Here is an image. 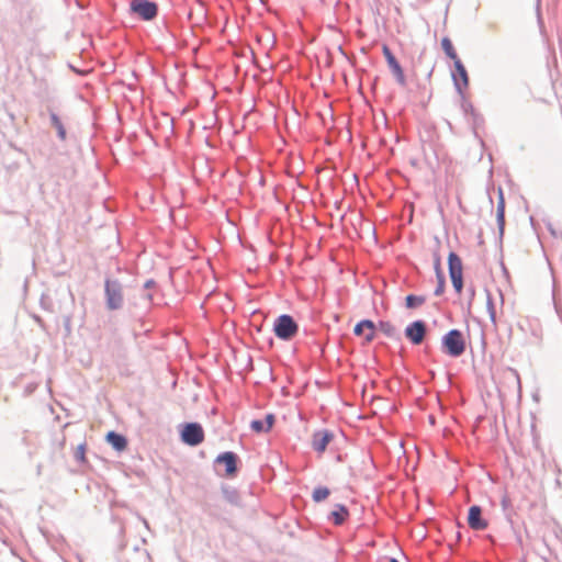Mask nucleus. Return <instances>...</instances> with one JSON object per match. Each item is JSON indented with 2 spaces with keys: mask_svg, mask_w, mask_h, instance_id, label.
<instances>
[{
  "mask_svg": "<svg viewBox=\"0 0 562 562\" xmlns=\"http://www.w3.org/2000/svg\"><path fill=\"white\" fill-rule=\"evenodd\" d=\"M10 119H11V121H14V119H15L14 114H10Z\"/></svg>",
  "mask_w": 562,
  "mask_h": 562,
  "instance_id": "31",
  "label": "nucleus"
},
{
  "mask_svg": "<svg viewBox=\"0 0 562 562\" xmlns=\"http://www.w3.org/2000/svg\"><path fill=\"white\" fill-rule=\"evenodd\" d=\"M130 9L133 14L143 21H153L157 18L158 4L150 0H131Z\"/></svg>",
  "mask_w": 562,
  "mask_h": 562,
  "instance_id": "4",
  "label": "nucleus"
},
{
  "mask_svg": "<svg viewBox=\"0 0 562 562\" xmlns=\"http://www.w3.org/2000/svg\"><path fill=\"white\" fill-rule=\"evenodd\" d=\"M145 296H146V299H147L148 301H151V300H153V295H151L150 293L145 294Z\"/></svg>",
  "mask_w": 562,
  "mask_h": 562,
  "instance_id": "30",
  "label": "nucleus"
},
{
  "mask_svg": "<svg viewBox=\"0 0 562 562\" xmlns=\"http://www.w3.org/2000/svg\"><path fill=\"white\" fill-rule=\"evenodd\" d=\"M496 213H497L498 227H499L501 233H503L504 225H505V201H504V198H503L502 193H501L499 201H498V204H497V212Z\"/></svg>",
  "mask_w": 562,
  "mask_h": 562,
  "instance_id": "17",
  "label": "nucleus"
},
{
  "mask_svg": "<svg viewBox=\"0 0 562 562\" xmlns=\"http://www.w3.org/2000/svg\"><path fill=\"white\" fill-rule=\"evenodd\" d=\"M238 457L236 453L232 451H226L217 456L215 463L216 464H224L225 465V473L224 475L227 477H233L236 475L238 468H237Z\"/></svg>",
  "mask_w": 562,
  "mask_h": 562,
  "instance_id": "8",
  "label": "nucleus"
},
{
  "mask_svg": "<svg viewBox=\"0 0 562 562\" xmlns=\"http://www.w3.org/2000/svg\"><path fill=\"white\" fill-rule=\"evenodd\" d=\"M104 299L109 311L121 310L124 305L123 284L116 279H105Z\"/></svg>",
  "mask_w": 562,
  "mask_h": 562,
  "instance_id": "1",
  "label": "nucleus"
},
{
  "mask_svg": "<svg viewBox=\"0 0 562 562\" xmlns=\"http://www.w3.org/2000/svg\"><path fill=\"white\" fill-rule=\"evenodd\" d=\"M452 78L458 92L462 93L463 89H467L469 86V76L464 65L460 59H457V61H454V70L452 72Z\"/></svg>",
  "mask_w": 562,
  "mask_h": 562,
  "instance_id": "10",
  "label": "nucleus"
},
{
  "mask_svg": "<svg viewBox=\"0 0 562 562\" xmlns=\"http://www.w3.org/2000/svg\"><path fill=\"white\" fill-rule=\"evenodd\" d=\"M226 494V498L231 502V503H235L236 502V498H237V494L235 491H232V492H225Z\"/></svg>",
  "mask_w": 562,
  "mask_h": 562,
  "instance_id": "27",
  "label": "nucleus"
},
{
  "mask_svg": "<svg viewBox=\"0 0 562 562\" xmlns=\"http://www.w3.org/2000/svg\"><path fill=\"white\" fill-rule=\"evenodd\" d=\"M181 440L192 447L200 445L204 440V430L198 423H188L181 430Z\"/></svg>",
  "mask_w": 562,
  "mask_h": 562,
  "instance_id": "6",
  "label": "nucleus"
},
{
  "mask_svg": "<svg viewBox=\"0 0 562 562\" xmlns=\"http://www.w3.org/2000/svg\"><path fill=\"white\" fill-rule=\"evenodd\" d=\"M155 285V282L153 280H147L144 284L145 290H150Z\"/></svg>",
  "mask_w": 562,
  "mask_h": 562,
  "instance_id": "28",
  "label": "nucleus"
},
{
  "mask_svg": "<svg viewBox=\"0 0 562 562\" xmlns=\"http://www.w3.org/2000/svg\"><path fill=\"white\" fill-rule=\"evenodd\" d=\"M250 428L255 432H263L268 431L267 426L265 425V422L262 419H255L250 423Z\"/></svg>",
  "mask_w": 562,
  "mask_h": 562,
  "instance_id": "23",
  "label": "nucleus"
},
{
  "mask_svg": "<svg viewBox=\"0 0 562 562\" xmlns=\"http://www.w3.org/2000/svg\"><path fill=\"white\" fill-rule=\"evenodd\" d=\"M366 329L369 330V333L366 335L367 341H372L373 338H374V333H373V330H374V323L372 321L364 319V321L359 322L355 326L353 333L357 336H361L364 333Z\"/></svg>",
  "mask_w": 562,
  "mask_h": 562,
  "instance_id": "13",
  "label": "nucleus"
},
{
  "mask_svg": "<svg viewBox=\"0 0 562 562\" xmlns=\"http://www.w3.org/2000/svg\"><path fill=\"white\" fill-rule=\"evenodd\" d=\"M48 112H49V117H50V125L56 130L57 137L63 142L66 140L67 132H66L63 121L53 110H48Z\"/></svg>",
  "mask_w": 562,
  "mask_h": 562,
  "instance_id": "14",
  "label": "nucleus"
},
{
  "mask_svg": "<svg viewBox=\"0 0 562 562\" xmlns=\"http://www.w3.org/2000/svg\"><path fill=\"white\" fill-rule=\"evenodd\" d=\"M486 307H487V312H488V315H490V318H491L492 323L494 325H496V310H495L493 300H492V297L490 295L487 296Z\"/></svg>",
  "mask_w": 562,
  "mask_h": 562,
  "instance_id": "24",
  "label": "nucleus"
},
{
  "mask_svg": "<svg viewBox=\"0 0 562 562\" xmlns=\"http://www.w3.org/2000/svg\"><path fill=\"white\" fill-rule=\"evenodd\" d=\"M382 52H383L386 63L392 71V74L394 75L396 81L401 86H405L406 78H405L403 68L401 67L400 63L397 61V59L395 58V56L393 55L391 49L386 45H384Z\"/></svg>",
  "mask_w": 562,
  "mask_h": 562,
  "instance_id": "9",
  "label": "nucleus"
},
{
  "mask_svg": "<svg viewBox=\"0 0 562 562\" xmlns=\"http://www.w3.org/2000/svg\"><path fill=\"white\" fill-rule=\"evenodd\" d=\"M449 274L452 285L457 293L463 289V267L460 257L456 252H450L448 257Z\"/></svg>",
  "mask_w": 562,
  "mask_h": 562,
  "instance_id": "5",
  "label": "nucleus"
},
{
  "mask_svg": "<svg viewBox=\"0 0 562 562\" xmlns=\"http://www.w3.org/2000/svg\"><path fill=\"white\" fill-rule=\"evenodd\" d=\"M510 372L515 375V378L517 379V382H518V386L520 387V379H519V374L516 370H513L510 369Z\"/></svg>",
  "mask_w": 562,
  "mask_h": 562,
  "instance_id": "29",
  "label": "nucleus"
},
{
  "mask_svg": "<svg viewBox=\"0 0 562 562\" xmlns=\"http://www.w3.org/2000/svg\"><path fill=\"white\" fill-rule=\"evenodd\" d=\"M425 303V297L419 295L409 294L405 299V305L407 308H417Z\"/></svg>",
  "mask_w": 562,
  "mask_h": 562,
  "instance_id": "18",
  "label": "nucleus"
},
{
  "mask_svg": "<svg viewBox=\"0 0 562 562\" xmlns=\"http://www.w3.org/2000/svg\"><path fill=\"white\" fill-rule=\"evenodd\" d=\"M106 440L117 451H123L127 446L126 438L115 431H110L106 435Z\"/></svg>",
  "mask_w": 562,
  "mask_h": 562,
  "instance_id": "15",
  "label": "nucleus"
},
{
  "mask_svg": "<svg viewBox=\"0 0 562 562\" xmlns=\"http://www.w3.org/2000/svg\"><path fill=\"white\" fill-rule=\"evenodd\" d=\"M443 351L450 357L458 358L465 351V340L459 329H451L442 337Z\"/></svg>",
  "mask_w": 562,
  "mask_h": 562,
  "instance_id": "2",
  "label": "nucleus"
},
{
  "mask_svg": "<svg viewBox=\"0 0 562 562\" xmlns=\"http://www.w3.org/2000/svg\"><path fill=\"white\" fill-rule=\"evenodd\" d=\"M468 524L473 530H484L487 528V521L482 517V508L473 505L469 508Z\"/></svg>",
  "mask_w": 562,
  "mask_h": 562,
  "instance_id": "11",
  "label": "nucleus"
},
{
  "mask_svg": "<svg viewBox=\"0 0 562 562\" xmlns=\"http://www.w3.org/2000/svg\"><path fill=\"white\" fill-rule=\"evenodd\" d=\"M435 266H436V271H437V277H438V285L435 290V295L439 296L443 293V290H445V278L439 269V266H440L439 259L436 260Z\"/></svg>",
  "mask_w": 562,
  "mask_h": 562,
  "instance_id": "21",
  "label": "nucleus"
},
{
  "mask_svg": "<svg viewBox=\"0 0 562 562\" xmlns=\"http://www.w3.org/2000/svg\"><path fill=\"white\" fill-rule=\"evenodd\" d=\"M333 438L334 434L329 430L316 431L312 438V447L315 451L323 453Z\"/></svg>",
  "mask_w": 562,
  "mask_h": 562,
  "instance_id": "12",
  "label": "nucleus"
},
{
  "mask_svg": "<svg viewBox=\"0 0 562 562\" xmlns=\"http://www.w3.org/2000/svg\"><path fill=\"white\" fill-rule=\"evenodd\" d=\"M273 331L279 339L291 340L299 331V325L291 315H280L273 324Z\"/></svg>",
  "mask_w": 562,
  "mask_h": 562,
  "instance_id": "3",
  "label": "nucleus"
},
{
  "mask_svg": "<svg viewBox=\"0 0 562 562\" xmlns=\"http://www.w3.org/2000/svg\"><path fill=\"white\" fill-rule=\"evenodd\" d=\"M379 328L387 337H393L396 333L395 326L390 322H380Z\"/></svg>",
  "mask_w": 562,
  "mask_h": 562,
  "instance_id": "22",
  "label": "nucleus"
},
{
  "mask_svg": "<svg viewBox=\"0 0 562 562\" xmlns=\"http://www.w3.org/2000/svg\"><path fill=\"white\" fill-rule=\"evenodd\" d=\"M348 509L344 505H338L337 509L331 512L330 518L335 525H341L348 517Z\"/></svg>",
  "mask_w": 562,
  "mask_h": 562,
  "instance_id": "16",
  "label": "nucleus"
},
{
  "mask_svg": "<svg viewBox=\"0 0 562 562\" xmlns=\"http://www.w3.org/2000/svg\"><path fill=\"white\" fill-rule=\"evenodd\" d=\"M427 334V325L424 321H415L405 328V337L413 345H420Z\"/></svg>",
  "mask_w": 562,
  "mask_h": 562,
  "instance_id": "7",
  "label": "nucleus"
},
{
  "mask_svg": "<svg viewBox=\"0 0 562 562\" xmlns=\"http://www.w3.org/2000/svg\"><path fill=\"white\" fill-rule=\"evenodd\" d=\"M441 46L449 58L453 59V61H457V59H459L454 50V47L449 38L445 37L441 42Z\"/></svg>",
  "mask_w": 562,
  "mask_h": 562,
  "instance_id": "19",
  "label": "nucleus"
},
{
  "mask_svg": "<svg viewBox=\"0 0 562 562\" xmlns=\"http://www.w3.org/2000/svg\"><path fill=\"white\" fill-rule=\"evenodd\" d=\"M329 494H330V492L327 487L319 486L313 491L312 497H313L314 502L319 503V502L325 501L329 496Z\"/></svg>",
  "mask_w": 562,
  "mask_h": 562,
  "instance_id": "20",
  "label": "nucleus"
},
{
  "mask_svg": "<svg viewBox=\"0 0 562 562\" xmlns=\"http://www.w3.org/2000/svg\"><path fill=\"white\" fill-rule=\"evenodd\" d=\"M274 420H276L274 415H272V414H268V415L266 416V418H265V420H263V422H265V425L267 426V429H268V430H270V429L272 428V426H273V424H274Z\"/></svg>",
  "mask_w": 562,
  "mask_h": 562,
  "instance_id": "25",
  "label": "nucleus"
},
{
  "mask_svg": "<svg viewBox=\"0 0 562 562\" xmlns=\"http://www.w3.org/2000/svg\"><path fill=\"white\" fill-rule=\"evenodd\" d=\"M501 504H502L503 509H504V510H507V509H508V507L510 506V499H509V497H508V496H506V495H505V496H503Z\"/></svg>",
  "mask_w": 562,
  "mask_h": 562,
  "instance_id": "26",
  "label": "nucleus"
}]
</instances>
